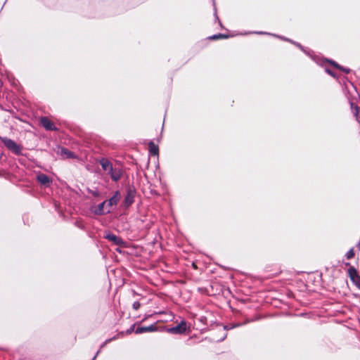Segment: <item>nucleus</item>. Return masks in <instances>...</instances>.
<instances>
[{
    "label": "nucleus",
    "instance_id": "10",
    "mask_svg": "<svg viewBox=\"0 0 360 360\" xmlns=\"http://www.w3.org/2000/svg\"><path fill=\"white\" fill-rule=\"evenodd\" d=\"M148 150L151 155L158 156L159 155V147L153 141L148 143Z\"/></svg>",
    "mask_w": 360,
    "mask_h": 360
},
{
    "label": "nucleus",
    "instance_id": "23",
    "mask_svg": "<svg viewBox=\"0 0 360 360\" xmlns=\"http://www.w3.org/2000/svg\"><path fill=\"white\" fill-rule=\"evenodd\" d=\"M193 266L195 269H196V268H197V267H196V265H195L194 263L193 264Z\"/></svg>",
    "mask_w": 360,
    "mask_h": 360
},
{
    "label": "nucleus",
    "instance_id": "3",
    "mask_svg": "<svg viewBox=\"0 0 360 360\" xmlns=\"http://www.w3.org/2000/svg\"><path fill=\"white\" fill-rule=\"evenodd\" d=\"M121 199V193L119 191H116L113 195L108 200H104L106 204L107 212L113 210Z\"/></svg>",
    "mask_w": 360,
    "mask_h": 360
},
{
    "label": "nucleus",
    "instance_id": "20",
    "mask_svg": "<svg viewBox=\"0 0 360 360\" xmlns=\"http://www.w3.org/2000/svg\"><path fill=\"white\" fill-rule=\"evenodd\" d=\"M139 307H140V304H139V303H138V302H135V303L134 304V309H137Z\"/></svg>",
    "mask_w": 360,
    "mask_h": 360
},
{
    "label": "nucleus",
    "instance_id": "14",
    "mask_svg": "<svg viewBox=\"0 0 360 360\" xmlns=\"http://www.w3.org/2000/svg\"><path fill=\"white\" fill-rule=\"evenodd\" d=\"M107 238H108L110 240L115 243L116 245H122L123 242L120 238L117 237L115 235H108L106 236Z\"/></svg>",
    "mask_w": 360,
    "mask_h": 360
},
{
    "label": "nucleus",
    "instance_id": "7",
    "mask_svg": "<svg viewBox=\"0 0 360 360\" xmlns=\"http://www.w3.org/2000/svg\"><path fill=\"white\" fill-rule=\"evenodd\" d=\"M108 173L110 175L112 180L114 181H117L120 180L122 175V173L120 169L113 168V167H112L111 169H110L108 171Z\"/></svg>",
    "mask_w": 360,
    "mask_h": 360
},
{
    "label": "nucleus",
    "instance_id": "21",
    "mask_svg": "<svg viewBox=\"0 0 360 360\" xmlns=\"http://www.w3.org/2000/svg\"><path fill=\"white\" fill-rule=\"evenodd\" d=\"M327 72L331 76L333 77H335V75L333 73L332 71L329 70H326Z\"/></svg>",
    "mask_w": 360,
    "mask_h": 360
},
{
    "label": "nucleus",
    "instance_id": "6",
    "mask_svg": "<svg viewBox=\"0 0 360 360\" xmlns=\"http://www.w3.org/2000/svg\"><path fill=\"white\" fill-rule=\"evenodd\" d=\"M348 273L352 281L360 289V276L358 275L356 269L354 267H351L349 268Z\"/></svg>",
    "mask_w": 360,
    "mask_h": 360
},
{
    "label": "nucleus",
    "instance_id": "15",
    "mask_svg": "<svg viewBox=\"0 0 360 360\" xmlns=\"http://www.w3.org/2000/svg\"><path fill=\"white\" fill-rule=\"evenodd\" d=\"M228 37H229V35H227V34H214V35L210 36L207 37V39L210 40H218V39H227Z\"/></svg>",
    "mask_w": 360,
    "mask_h": 360
},
{
    "label": "nucleus",
    "instance_id": "8",
    "mask_svg": "<svg viewBox=\"0 0 360 360\" xmlns=\"http://www.w3.org/2000/svg\"><path fill=\"white\" fill-rule=\"evenodd\" d=\"M57 153L63 158H76V155L72 152L63 147L58 148Z\"/></svg>",
    "mask_w": 360,
    "mask_h": 360
},
{
    "label": "nucleus",
    "instance_id": "4",
    "mask_svg": "<svg viewBox=\"0 0 360 360\" xmlns=\"http://www.w3.org/2000/svg\"><path fill=\"white\" fill-rule=\"evenodd\" d=\"M40 124L46 130L49 131H58V129L56 127L55 124L53 121H51L47 117H41L40 118Z\"/></svg>",
    "mask_w": 360,
    "mask_h": 360
},
{
    "label": "nucleus",
    "instance_id": "24",
    "mask_svg": "<svg viewBox=\"0 0 360 360\" xmlns=\"http://www.w3.org/2000/svg\"><path fill=\"white\" fill-rule=\"evenodd\" d=\"M1 85V81L0 80V86Z\"/></svg>",
    "mask_w": 360,
    "mask_h": 360
},
{
    "label": "nucleus",
    "instance_id": "16",
    "mask_svg": "<svg viewBox=\"0 0 360 360\" xmlns=\"http://www.w3.org/2000/svg\"><path fill=\"white\" fill-rule=\"evenodd\" d=\"M153 326L147 327V328H139L136 329V333H140L146 331H153Z\"/></svg>",
    "mask_w": 360,
    "mask_h": 360
},
{
    "label": "nucleus",
    "instance_id": "11",
    "mask_svg": "<svg viewBox=\"0 0 360 360\" xmlns=\"http://www.w3.org/2000/svg\"><path fill=\"white\" fill-rule=\"evenodd\" d=\"M37 180L38 181L44 186H49L50 183L51 182V179L44 174H40L37 176Z\"/></svg>",
    "mask_w": 360,
    "mask_h": 360
},
{
    "label": "nucleus",
    "instance_id": "12",
    "mask_svg": "<svg viewBox=\"0 0 360 360\" xmlns=\"http://www.w3.org/2000/svg\"><path fill=\"white\" fill-rule=\"evenodd\" d=\"M100 164L103 170L108 172L110 169H112V163L105 158H102L100 160Z\"/></svg>",
    "mask_w": 360,
    "mask_h": 360
},
{
    "label": "nucleus",
    "instance_id": "19",
    "mask_svg": "<svg viewBox=\"0 0 360 360\" xmlns=\"http://www.w3.org/2000/svg\"><path fill=\"white\" fill-rule=\"evenodd\" d=\"M91 193L94 196V197H98L99 195V192L98 191H91Z\"/></svg>",
    "mask_w": 360,
    "mask_h": 360
},
{
    "label": "nucleus",
    "instance_id": "5",
    "mask_svg": "<svg viewBox=\"0 0 360 360\" xmlns=\"http://www.w3.org/2000/svg\"><path fill=\"white\" fill-rule=\"evenodd\" d=\"M187 329L186 323L185 321H181L179 325L176 327L170 328L167 330V332L174 334H183Z\"/></svg>",
    "mask_w": 360,
    "mask_h": 360
},
{
    "label": "nucleus",
    "instance_id": "1",
    "mask_svg": "<svg viewBox=\"0 0 360 360\" xmlns=\"http://www.w3.org/2000/svg\"><path fill=\"white\" fill-rule=\"evenodd\" d=\"M1 140L8 149L15 155H20L22 153V146L18 145L13 140L7 137L1 138Z\"/></svg>",
    "mask_w": 360,
    "mask_h": 360
},
{
    "label": "nucleus",
    "instance_id": "13",
    "mask_svg": "<svg viewBox=\"0 0 360 360\" xmlns=\"http://www.w3.org/2000/svg\"><path fill=\"white\" fill-rule=\"evenodd\" d=\"M95 212L97 214H103L105 213H109L110 212H107V208H106V204L105 202V201H103V202L100 203Z\"/></svg>",
    "mask_w": 360,
    "mask_h": 360
},
{
    "label": "nucleus",
    "instance_id": "9",
    "mask_svg": "<svg viewBox=\"0 0 360 360\" xmlns=\"http://www.w3.org/2000/svg\"><path fill=\"white\" fill-rule=\"evenodd\" d=\"M350 108L356 118V120L360 124V107L353 102H350Z\"/></svg>",
    "mask_w": 360,
    "mask_h": 360
},
{
    "label": "nucleus",
    "instance_id": "22",
    "mask_svg": "<svg viewBox=\"0 0 360 360\" xmlns=\"http://www.w3.org/2000/svg\"><path fill=\"white\" fill-rule=\"evenodd\" d=\"M344 72L348 74L349 72H350V70L349 69H347V68H345V70H342Z\"/></svg>",
    "mask_w": 360,
    "mask_h": 360
},
{
    "label": "nucleus",
    "instance_id": "17",
    "mask_svg": "<svg viewBox=\"0 0 360 360\" xmlns=\"http://www.w3.org/2000/svg\"><path fill=\"white\" fill-rule=\"evenodd\" d=\"M329 63L336 69H338L340 70H345V68L340 65L338 63L333 60H329Z\"/></svg>",
    "mask_w": 360,
    "mask_h": 360
},
{
    "label": "nucleus",
    "instance_id": "18",
    "mask_svg": "<svg viewBox=\"0 0 360 360\" xmlns=\"http://www.w3.org/2000/svg\"><path fill=\"white\" fill-rule=\"evenodd\" d=\"M354 252L353 250H350L347 255V259H351L354 257Z\"/></svg>",
    "mask_w": 360,
    "mask_h": 360
},
{
    "label": "nucleus",
    "instance_id": "2",
    "mask_svg": "<svg viewBox=\"0 0 360 360\" xmlns=\"http://www.w3.org/2000/svg\"><path fill=\"white\" fill-rule=\"evenodd\" d=\"M136 195V190L134 186H129L127 188V193L123 200V205L127 208L130 207L134 202Z\"/></svg>",
    "mask_w": 360,
    "mask_h": 360
}]
</instances>
